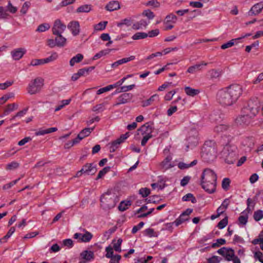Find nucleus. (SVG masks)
<instances>
[{
  "label": "nucleus",
  "mask_w": 263,
  "mask_h": 263,
  "mask_svg": "<svg viewBox=\"0 0 263 263\" xmlns=\"http://www.w3.org/2000/svg\"><path fill=\"white\" fill-rule=\"evenodd\" d=\"M236 41H237V39H232L229 42L222 44L221 46V48L222 49H226L227 48L231 47L235 44Z\"/></svg>",
  "instance_id": "49530a36"
},
{
  "label": "nucleus",
  "mask_w": 263,
  "mask_h": 263,
  "mask_svg": "<svg viewBox=\"0 0 263 263\" xmlns=\"http://www.w3.org/2000/svg\"><path fill=\"white\" fill-rule=\"evenodd\" d=\"M201 156L208 162L213 161L216 157L215 148L210 146L203 147Z\"/></svg>",
  "instance_id": "0eeeda50"
},
{
  "label": "nucleus",
  "mask_w": 263,
  "mask_h": 263,
  "mask_svg": "<svg viewBox=\"0 0 263 263\" xmlns=\"http://www.w3.org/2000/svg\"><path fill=\"white\" fill-rule=\"evenodd\" d=\"M110 49H106L100 51L93 57L92 60H96L101 58L103 56L108 54L110 52Z\"/></svg>",
  "instance_id": "f704fd0d"
},
{
  "label": "nucleus",
  "mask_w": 263,
  "mask_h": 263,
  "mask_svg": "<svg viewBox=\"0 0 263 263\" xmlns=\"http://www.w3.org/2000/svg\"><path fill=\"white\" fill-rule=\"evenodd\" d=\"M120 144L121 143L117 139L113 141L109 147L110 152H114L118 148Z\"/></svg>",
  "instance_id": "8fccbe9b"
},
{
  "label": "nucleus",
  "mask_w": 263,
  "mask_h": 263,
  "mask_svg": "<svg viewBox=\"0 0 263 263\" xmlns=\"http://www.w3.org/2000/svg\"><path fill=\"white\" fill-rule=\"evenodd\" d=\"M122 242V240L121 238L118 239L117 242H116L113 248L116 251L118 252H121V245Z\"/></svg>",
  "instance_id": "4d7b16f0"
},
{
  "label": "nucleus",
  "mask_w": 263,
  "mask_h": 263,
  "mask_svg": "<svg viewBox=\"0 0 263 263\" xmlns=\"http://www.w3.org/2000/svg\"><path fill=\"white\" fill-rule=\"evenodd\" d=\"M201 185L202 188H206L208 185L206 183L209 182L215 183L217 181V175L216 173L210 168L205 169L201 177Z\"/></svg>",
  "instance_id": "423d86ee"
},
{
  "label": "nucleus",
  "mask_w": 263,
  "mask_h": 263,
  "mask_svg": "<svg viewBox=\"0 0 263 263\" xmlns=\"http://www.w3.org/2000/svg\"><path fill=\"white\" fill-rule=\"evenodd\" d=\"M143 15L146 16L149 20H153L155 17L154 13L149 9L144 10Z\"/></svg>",
  "instance_id": "bf43d9fd"
},
{
  "label": "nucleus",
  "mask_w": 263,
  "mask_h": 263,
  "mask_svg": "<svg viewBox=\"0 0 263 263\" xmlns=\"http://www.w3.org/2000/svg\"><path fill=\"white\" fill-rule=\"evenodd\" d=\"M107 24V22L106 21L101 22L95 26V30L96 31L103 30L105 29Z\"/></svg>",
  "instance_id": "a18cd8bd"
},
{
  "label": "nucleus",
  "mask_w": 263,
  "mask_h": 263,
  "mask_svg": "<svg viewBox=\"0 0 263 263\" xmlns=\"http://www.w3.org/2000/svg\"><path fill=\"white\" fill-rule=\"evenodd\" d=\"M182 199L184 201H191L193 203H195L197 202L196 198L192 193H187L182 197Z\"/></svg>",
  "instance_id": "58836bf2"
},
{
  "label": "nucleus",
  "mask_w": 263,
  "mask_h": 263,
  "mask_svg": "<svg viewBox=\"0 0 263 263\" xmlns=\"http://www.w3.org/2000/svg\"><path fill=\"white\" fill-rule=\"evenodd\" d=\"M230 128V126L226 123L217 125L214 128V131L217 133H221L228 130Z\"/></svg>",
  "instance_id": "412c9836"
},
{
  "label": "nucleus",
  "mask_w": 263,
  "mask_h": 263,
  "mask_svg": "<svg viewBox=\"0 0 263 263\" xmlns=\"http://www.w3.org/2000/svg\"><path fill=\"white\" fill-rule=\"evenodd\" d=\"M9 15L7 10L4 7H0V20L6 19L8 17Z\"/></svg>",
  "instance_id": "6e6d98bb"
},
{
  "label": "nucleus",
  "mask_w": 263,
  "mask_h": 263,
  "mask_svg": "<svg viewBox=\"0 0 263 263\" xmlns=\"http://www.w3.org/2000/svg\"><path fill=\"white\" fill-rule=\"evenodd\" d=\"M221 259L218 256L214 255L208 259V263H219Z\"/></svg>",
  "instance_id": "e2e57ef3"
},
{
  "label": "nucleus",
  "mask_w": 263,
  "mask_h": 263,
  "mask_svg": "<svg viewBox=\"0 0 263 263\" xmlns=\"http://www.w3.org/2000/svg\"><path fill=\"white\" fill-rule=\"evenodd\" d=\"M148 23L149 22H147L146 21L141 20L139 22L134 24L132 28L135 30H139L143 28H146Z\"/></svg>",
  "instance_id": "5701e85b"
},
{
  "label": "nucleus",
  "mask_w": 263,
  "mask_h": 263,
  "mask_svg": "<svg viewBox=\"0 0 263 263\" xmlns=\"http://www.w3.org/2000/svg\"><path fill=\"white\" fill-rule=\"evenodd\" d=\"M105 103L99 104L93 106L92 110L94 112H101L105 109Z\"/></svg>",
  "instance_id": "603ef678"
},
{
  "label": "nucleus",
  "mask_w": 263,
  "mask_h": 263,
  "mask_svg": "<svg viewBox=\"0 0 263 263\" xmlns=\"http://www.w3.org/2000/svg\"><path fill=\"white\" fill-rule=\"evenodd\" d=\"M20 164L16 161H12L6 165V169L8 171H11L18 167Z\"/></svg>",
  "instance_id": "37998d69"
},
{
  "label": "nucleus",
  "mask_w": 263,
  "mask_h": 263,
  "mask_svg": "<svg viewBox=\"0 0 263 263\" xmlns=\"http://www.w3.org/2000/svg\"><path fill=\"white\" fill-rule=\"evenodd\" d=\"M44 79L40 77L32 80L27 88L28 93L31 95L40 93L44 86Z\"/></svg>",
  "instance_id": "20e7f679"
},
{
  "label": "nucleus",
  "mask_w": 263,
  "mask_h": 263,
  "mask_svg": "<svg viewBox=\"0 0 263 263\" xmlns=\"http://www.w3.org/2000/svg\"><path fill=\"white\" fill-rule=\"evenodd\" d=\"M96 171V165L93 163H87L81 168V172L88 175L95 174Z\"/></svg>",
  "instance_id": "4468645a"
},
{
  "label": "nucleus",
  "mask_w": 263,
  "mask_h": 263,
  "mask_svg": "<svg viewBox=\"0 0 263 263\" xmlns=\"http://www.w3.org/2000/svg\"><path fill=\"white\" fill-rule=\"evenodd\" d=\"M76 0H63L57 7V9L59 10L62 7H65L68 5L72 4L75 2Z\"/></svg>",
  "instance_id": "c03bdc74"
},
{
  "label": "nucleus",
  "mask_w": 263,
  "mask_h": 263,
  "mask_svg": "<svg viewBox=\"0 0 263 263\" xmlns=\"http://www.w3.org/2000/svg\"><path fill=\"white\" fill-rule=\"evenodd\" d=\"M50 28V25L49 23H45L40 25L36 29V32H43L48 30Z\"/></svg>",
  "instance_id": "4c0bfd02"
},
{
  "label": "nucleus",
  "mask_w": 263,
  "mask_h": 263,
  "mask_svg": "<svg viewBox=\"0 0 263 263\" xmlns=\"http://www.w3.org/2000/svg\"><path fill=\"white\" fill-rule=\"evenodd\" d=\"M18 104L16 103L9 104L7 105L6 109L4 111V114L1 117H3L4 116H7L9 115L11 112L15 110L18 108Z\"/></svg>",
  "instance_id": "4be33fe9"
},
{
  "label": "nucleus",
  "mask_w": 263,
  "mask_h": 263,
  "mask_svg": "<svg viewBox=\"0 0 263 263\" xmlns=\"http://www.w3.org/2000/svg\"><path fill=\"white\" fill-rule=\"evenodd\" d=\"M92 234L88 231H85L84 234L76 233L73 235V238L78 240L79 242H88L92 238Z\"/></svg>",
  "instance_id": "9b49d317"
},
{
  "label": "nucleus",
  "mask_w": 263,
  "mask_h": 263,
  "mask_svg": "<svg viewBox=\"0 0 263 263\" xmlns=\"http://www.w3.org/2000/svg\"><path fill=\"white\" fill-rule=\"evenodd\" d=\"M81 257L86 261H90L93 259L94 256L93 252L91 251H84L81 253Z\"/></svg>",
  "instance_id": "bb28decb"
},
{
  "label": "nucleus",
  "mask_w": 263,
  "mask_h": 263,
  "mask_svg": "<svg viewBox=\"0 0 263 263\" xmlns=\"http://www.w3.org/2000/svg\"><path fill=\"white\" fill-rule=\"evenodd\" d=\"M118 200L115 195L104 194L101 197V206L106 210L114 208Z\"/></svg>",
  "instance_id": "39448f33"
},
{
  "label": "nucleus",
  "mask_w": 263,
  "mask_h": 263,
  "mask_svg": "<svg viewBox=\"0 0 263 263\" xmlns=\"http://www.w3.org/2000/svg\"><path fill=\"white\" fill-rule=\"evenodd\" d=\"M184 90L187 95L191 97H194L200 92V90L199 89H194L189 86L185 87L184 88Z\"/></svg>",
  "instance_id": "cd10ccee"
},
{
  "label": "nucleus",
  "mask_w": 263,
  "mask_h": 263,
  "mask_svg": "<svg viewBox=\"0 0 263 263\" xmlns=\"http://www.w3.org/2000/svg\"><path fill=\"white\" fill-rule=\"evenodd\" d=\"M93 129L94 127L85 128L82 130L79 134L83 139H84L85 137L88 136Z\"/></svg>",
  "instance_id": "ea45409f"
},
{
  "label": "nucleus",
  "mask_w": 263,
  "mask_h": 263,
  "mask_svg": "<svg viewBox=\"0 0 263 263\" xmlns=\"http://www.w3.org/2000/svg\"><path fill=\"white\" fill-rule=\"evenodd\" d=\"M206 184L208 185L206 188H203V189L209 194L214 193L216 191V182L213 183V182H209Z\"/></svg>",
  "instance_id": "2f4dec72"
},
{
  "label": "nucleus",
  "mask_w": 263,
  "mask_h": 263,
  "mask_svg": "<svg viewBox=\"0 0 263 263\" xmlns=\"http://www.w3.org/2000/svg\"><path fill=\"white\" fill-rule=\"evenodd\" d=\"M15 229L14 227H11L7 234L4 236L2 238L0 239V243L5 242L7 241V240L12 236V235L14 233Z\"/></svg>",
  "instance_id": "e433bc0d"
},
{
  "label": "nucleus",
  "mask_w": 263,
  "mask_h": 263,
  "mask_svg": "<svg viewBox=\"0 0 263 263\" xmlns=\"http://www.w3.org/2000/svg\"><path fill=\"white\" fill-rule=\"evenodd\" d=\"M262 10L260 3L254 4L248 12L249 16L257 15L259 14Z\"/></svg>",
  "instance_id": "f3484780"
},
{
  "label": "nucleus",
  "mask_w": 263,
  "mask_h": 263,
  "mask_svg": "<svg viewBox=\"0 0 263 263\" xmlns=\"http://www.w3.org/2000/svg\"><path fill=\"white\" fill-rule=\"evenodd\" d=\"M106 9L109 11H112L120 8V5L118 1L110 2L106 6Z\"/></svg>",
  "instance_id": "b1692460"
},
{
  "label": "nucleus",
  "mask_w": 263,
  "mask_h": 263,
  "mask_svg": "<svg viewBox=\"0 0 263 263\" xmlns=\"http://www.w3.org/2000/svg\"><path fill=\"white\" fill-rule=\"evenodd\" d=\"M95 69L94 66H91L89 67H86L82 69H80L78 72L80 75L82 76H85L89 74V73Z\"/></svg>",
  "instance_id": "c9c22d12"
},
{
  "label": "nucleus",
  "mask_w": 263,
  "mask_h": 263,
  "mask_svg": "<svg viewBox=\"0 0 263 263\" xmlns=\"http://www.w3.org/2000/svg\"><path fill=\"white\" fill-rule=\"evenodd\" d=\"M221 71L217 69H211L209 71L210 76L212 78H217L221 75Z\"/></svg>",
  "instance_id": "09e8293b"
},
{
  "label": "nucleus",
  "mask_w": 263,
  "mask_h": 263,
  "mask_svg": "<svg viewBox=\"0 0 263 263\" xmlns=\"http://www.w3.org/2000/svg\"><path fill=\"white\" fill-rule=\"evenodd\" d=\"M243 92L242 86L238 84L232 85L226 89L218 91L217 100L223 106H229L236 102Z\"/></svg>",
  "instance_id": "f257e3e1"
},
{
  "label": "nucleus",
  "mask_w": 263,
  "mask_h": 263,
  "mask_svg": "<svg viewBox=\"0 0 263 263\" xmlns=\"http://www.w3.org/2000/svg\"><path fill=\"white\" fill-rule=\"evenodd\" d=\"M248 215L246 214V211H242L238 217V222L240 224L246 225L248 222Z\"/></svg>",
  "instance_id": "c756f323"
},
{
  "label": "nucleus",
  "mask_w": 263,
  "mask_h": 263,
  "mask_svg": "<svg viewBox=\"0 0 263 263\" xmlns=\"http://www.w3.org/2000/svg\"><path fill=\"white\" fill-rule=\"evenodd\" d=\"M133 95L130 93H124L120 95L116 99V101L113 104V106H117L121 104H126L129 102L133 98Z\"/></svg>",
  "instance_id": "1a4fd4ad"
},
{
  "label": "nucleus",
  "mask_w": 263,
  "mask_h": 263,
  "mask_svg": "<svg viewBox=\"0 0 263 263\" xmlns=\"http://www.w3.org/2000/svg\"><path fill=\"white\" fill-rule=\"evenodd\" d=\"M142 135H152L153 127L148 123L143 125L139 129Z\"/></svg>",
  "instance_id": "dca6fc26"
},
{
  "label": "nucleus",
  "mask_w": 263,
  "mask_h": 263,
  "mask_svg": "<svg viewBox=\"0 0 263 263\" xmlns=\"http://www.w3.org/2000/svg\"><path fill=\"white\" fill-rule=\"evenodd\" d=\"M105 251L106 252L105 256L107 258H109L114 256L113 249L110 246L107 247L105 249Z\"/></svg>",
  "instance_id": "052dcab7"
},
{
  "label": "nucleus",
  "mask_w": 263,
  "mask_h": 263,
  "mask_svg": "<svg viewBox=\"0 0 263 263\" xmlns=\"http://www.w3.org/2000/svg\"><path fill=\"white\" fill-rule=\"evenodd\" d=\"M260 103L257 99H251L248 102L247 105L243 108V115L236 119L237 123L240 124H249L252 118L258 113Z\"/></svg>",
  "instance_id": "f03ea898"
},
{
  "label": "nucleus",
  "mask_w": 263,
  "mask_h": 263,
  "mask_svg": "<svg viewBox=\"0 0 263 263\" xmlns=\"http://www.w3.org/2000/svg\"><path fill=\"white\" fill-rule=\"evenodd\" d=\"M26 52V50L25 48H18L14 49L11 52V56L13 60H19Z\"/></svg>",
  "instance_id": "2eb2a0df"
},
{
  "label": "nucleus",
  "mask_w": 263,
  "mask_h": 263,
  "mask_svg": "<svg viewBox=\"0 0 263 263\" xmlns=\"http://www.w3.org/2000/svg\"><path fill=\"white\" fill-rule=\"evenodd\" d=\"M222 155L224 157L225 161L228 164H233L238 158V155L235 151V147L226 145L222 151Z\"/></svg>",
  "instance_id": "7ed1b4c3"
},
{
  "label": "nucleus",
  "mask_w": 263,
  "mask_h": 263,
  "mask_svg": "<svg viewBox=\"0 0 263 263\" xmlns=\"http://www.w3.org/2000/svg\"><path fill=\"white\" fill-rule=\"evenodd\" d=\"M253 218L256 221H258L263 218V211L258 210L254 212Z\"/></svg>",
  "instance_id": "79ce46f5"
},
{
  "label": "nucleus",
  "mask_w": 263,
  "mask_h": 263,
  "mask_svg": "<svg viewBox=\"0 0 263 263\" xmlns=\"http://www.w3.org/2000/svg\"><path fill=\"white\" fill-rule=\"evenodd\" d=\"M92 10V6L85 4L79 7L76 10L77 13H88Z\"/></svg>",
  "instance_id": "a878e982"
},
{
  "label": "nucleus",
  "mask_w": 263,
  "mask_h": 263,
  "mask_svg": "<svg viewBox=\"0 0 263 263\" xmlns=\"http://www.w3.org/2000/svg\"><path fill=\"white\" fill-rule=\"evenodd\" d=\"M83 59V55L81 53H78L70 59L69 61L70 65L73 66L76 63L80 62Z\"/></svg>",
  "instance_id": "7c9ffc66"
},
{
  "label": "nucleus",
  "mask_w": 263,
  "mask_h": 263,
  "mask_svg": "<svg viewBox=\"0 0 263 263\" xmlns=\"http://www.w3.org/2000/svg\"><path fill=\"white\" fill-rule=\"evenodd\" d=\"M58 57V54L56 52H53L51 54V55L45 59H43L44 64L49 63L50 62H52L56 59H57Z\"/></svg>",
  "instance_id": "de8ad7c7"
},
{
  "label": "nucleus",
  "mask_w": 263,
  "mask_h": 263,
  "mask_svg": "<svg viewBox=\"0 0 263 263\" xmlns=\"http://www.w3.org/2000/svg\"><path fill=\"white\" fill-rule=\"evenodd\" d=\"M217 253L223 256L227 261H231L234 257V251L231 248L222 247L217 251Z\"/></svg>",
  "instance_id": "6e6552de"
},
{
  "label": "nucleus",
  "mask_w": 263,
  "mask_h": 263,
  "mask_svg": "<svg viewBox=\"0 0 263 263\" xmlns=\"http://www.w3.org/2000/svg\"><path fill=\"white\" fill-rule=\"evenodd\" d=\"M207 64H208L207 63L202 62L200 64L194 65L193 66H192L190 67L187 69V72H189V73H194L196 71L200 70L201 67L202 66H203H203H206Z\"/></svg>",
  "instance_id": "393cba45"
},
{
  "label": "nucleus",
  "mask_w": 263,
  "mask_h": 263,
  "mask_svg": "<svg viewBox=\"0 0 263 263\" xmlns=\"http://www.w3.org/2000/svg\"><path fill=\"white\" fill-rule=\"evenodd\" d=\"M148 34H147V33L139 32L134 34L132 36V39L134 40H138L146 38Z\"/></svg>",
  "instance_id": "a19ab883"
},
{
  "label": "nucleus",
  "mask_w": 263,
  "mask_h": 263,
  "mask_svg": "<svg viewBox=\"0 0 263 263\" xmlns=\"http://www.w3.org/2000/svg\"><path fill=\"white\" fill-rule=\"evenodd\" d=\"M131 205V201H122L120 202L118 206V209L119 211L123 212L126 210L128 207Z\"/></svg>",
  "instance_id": "473e14b6"
},
{
  "label": "nucleus",
  "mask_w": 263,
  "mask_h": 263,
  "mask_svg": "<svg viewBox=\"0 0 263 263\" xmlns=\"http://www.w3.org/2000/svg\"><path fill=\"white\" fill-rule=\"evenodd\" d=\"M172 158L170 156H167L165 159L161 162V166L164 171L167 170L174 166V165L171 162Z\"/></svg>",
  "instance_id": "a211bd4d"
},
{
  "label": "nucleus",
  "mask_w": 263,
  "mask_h": 263,
  "mask_svg": "<svg viewBox=\"0 0 263 263\" xmlns=\"http://www.w3.org/2000/svg\"><path fill=\"white\" fill-rule=\"evenodd\" d=\"M226 242V241L224 239L219 238L216 240V242L213 243L212 245V248L218 247L220 245H224Z\"/></svg>",
  "instance_id": "13d9d810"
},
{
  "label": "nucleus",
  "mask_w": 263,
  "mask_h": 263,
  "mask_svg": "<svg viewBox=\"0 0 263 263\" xmlns=\"http://www.w3.org/2000/svg\"><path fill=\"white\" fill-rule=\"evenodd\" d=\"M109 167H105L102 170H101L98 174L97 179H99L100 178H101L104 175H105L108 172V171L109 170Z\"/></svg>",
  "instance_id": "0e129e2a"
},
{
  "label": "nucleus",
  "mask_w": 263,
  "mask_h": 263,
  "mask_svg": "<svg viewBox=\"0 0 263 263\" xmlns=\"http://www.w3.org/2000/svg\"><path fill=\"white\" fill-rule=\"evenodd\" d=\"M228 217H226L225 218L222 219L221 220H220L218 222V223L217 224V227L219 229H222L226 227V226L228 224Z\"/></svg>",
  "instance_id": "5fc2aeb1"
},
{
  "label": "nucleus",
  "mask_w": 263,
  "mask_h": 263,
  "mask_svg": "<svg viewBox=\"0 0 263 263\" xmlns=\"http://www.w3.org/2000/svg\"><path fill=\"white\" fill-rule=\"evenodd\" d=\"M254 258L261 263H263V253L260 251L256 252L254 253Z\"/></svg>",
  "instance_id": "774afa93"
},
{
  "label": "nucleus",
  "mask_w": 263,
  "mask_h": 263,
  "mask_svg": "<svg viewBox=\"0 0 263 263\" xmlns=\"http://www.w3.org/2000/svg\"><path fill=\"white\" fill-rule=\"evenodd\" d=\"M135 87V84H132L127 86H123L120 87V91H122V92H125L133 89Z\"/></svg>",
  "instance_id": "338daca9"
},
{
  "label": "nucleus",
  "mask_w": 263,
  "mask_h": 263,
  "mask_svg": "<svg viewBox=\"0 0 263 263\" xmlns=\"http://www.w3.org/2000/svg\"><path fill=\"white\" fill-rule=\"evenodd\" d=\"M189 219V218H187V217L184 216L183 214H181L180 215V216H179V217L178 218H177L174 221V223H175V225L176 227H178L179 225H180L181 224H182V223H183V222H185L186 221H188Z\"/></svg>",
  "instance_id": "72a5a7b5"
},
{
  "label": "nucleus",
  "mask_w": 263,
  "mask_h": 263,
  "mask_svg": "<svg viewBox=\"0 0 263 263\" xmlns=\"http://www.w3.org/2000/svg\"><path fill=\"white\" fill-rule=\"evenodd\" d=\"M139 193L143 197H146L150 194L151 191H150V189H149L147 187L141 188L139 190Z\"/></svg>",
  "instance_id": "864d4df0"
},
{
  "label": "nucleus",
  "mask_w": 263,
  "mask_h": 263,
  "mask_svg": "<svg viewBox=\"0 0 263 263\" xmlns=\"http://www.w3.org/2000/svg\"><path fill=\"white\" fill-rule=\"evenodd\" d=\"M67 28L73 36L78 35L80 32V26L78 21L70 22L67 25Z\"/></svg>",
  "instance_id": "ddd939ff"
},
{
  "label": "nucleus",
  "mask_w": 263,
  "mask_h": 263,
  "mask_svg": "<svg viewBox=\"0 0 263 263\" xmlns=\"http://www.w3.org/2000/svg\"><path fill=\"white\" fill-rule=\"evenodd\" d=\"M231 181L229 178H224L222 181V189L225 190L227 191L230 186Z\"/></svg>",
  "instance_id": "3c124183"
},
{
  "label": "nucleus",
  "mask_w": 263,
  "mask_h": 263,
  "mask_svg": "<svg viewBox=\"0 0 263 263\" xmlns=\"http://www.w3.org/2000/svg\"><path fill=\"white\" fill-rule=\"evenodd\" d=\"M197 163V160H194L190 163H185L180 162L178 164V167L181 170H184L195 165Z\"/></svg>",
  "instance_id": "c85d7f7f"
},
{
  "label": "nucleus",
  "mask_w": 263,
  "mask_h": 263,
  "mask_svg": "<svg viewBox=\"0 0 263 263\" xmlns=\"http://www.w3.org/2000/svg\"><path fill=\"white\" fill-rule=\"evenodd\" d=\"M126 79V78H123L122 79H121V80H120L119 81H118V82H117L116 83H115L113 84L109 85L105 87L100 88L97 91V94L101 95L105 92L109 91L113 88H115L118 86H121L124 82V81H125Z\"/></svg>",
  "instance_id": "f8f14e48"
},
{
  "label": "nucleus",
  "mask_w": 263,
  "mask_h": 263,
  "mask_svg": "<svg viewBox=\"0 0 263 263\" xmlns=\"http://www.w3.org/2000/svg\"><path fill=\"white\" fill-rule=\"evenodd\" d=\"M144 225V223L142 221L140 222L138 224L135 226L132 230L133 234L136 233L139 230H140Z\"/></svg>",
  "instance_id": "680f3d73"
},
{
  "label": "nucleus",
  "mask_w": 263,
  "mask_h": 263,
  "mask_svg": "<svg viewBox=\"0 0 263 263\" xmlns=\"http://www.w3.org/2000/svg\"><path fill=\"white\" fill-rule=\"evenodd\" d=\"M159 100V96L157 94H155L152 96L148 99L143 101L142 102V106L146 107L151 105L155 102L158 101Z\"/></svg>",
  "instance_id": "aec40b11"
},
{
  "label": "nucleus",
  "mask_w": 263,
  "mask_h": 263,
  "mask_svg": "<svg viewBox=\"0 0 263 263\" xmlns=\"http://www.w3.org/2000/svg\"><path fill=\"white\" fill-rule=\"evenodd\" d=\"M66 26L60 20H56L52 28L53 34H62L66 30Z\"/></svg>",
  "instance_id": "9d476101"
},
{
  "label": "nucleus",
  "mask_w": 263,
  "mask_h": 263,
  "mask_svg": "<svg viewBox=\"0 0 263 263\" xmlns=\"http://www.w3.org/2000/svg\"><path fill=\"white\" fill-rule=\"evenodd\" d=\"M57 36L55 38L57 46L58 47H64L66 45L67 39L62 34H55Z\"/></svg>",
  "instance_id": "6ab92c4d"
},
{
  "label": "nucleus",
  "mask_w": 263,
  "mask_h": 263,
  "mask_svg": "<svg viewBox=\"0 0 263 263\" xmlns=\"http://www.w3.org/2000/svg\"><path fill=\"white\" fill-rule=\"evenodd\" d=\"M13 84V81H6L3 83H0V89L5 90Z\"/></svg>",
  "instance_id": "69168bd1"
}]
</instances>
